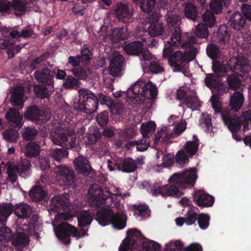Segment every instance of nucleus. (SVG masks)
I'll return each mask as SVG.
<instances>
[{"label": "nucleus", "instance_id": "obj_27", "mask_svg": "<svg viewBox=\"0 0 251 251\" xmlns=\"http://www.w3.org/2000/svg\"><path fill=\"white\" fill-rule=\"evenodd\" d=\"M170 126H174V132L176 134L182 133L186 129V122L184 120H179L177 116L171 115L168 119Z\"/></svg>", "mask_w": 251, "mask_h": 251}, {"label": "nucleus", "instance_id": "obj_32", "mask_svg": "<svg viewBox=\"0 0 251 251\" xmlns=\"http://www.w3.org/2000/svg\"><path fill=\"white\" fill-rule=\"evenodd\" d=\"M77 216L79 226L83 227L91 223L94 216V212L90 210L82 211L79 212Z\"/></svg>", "mask_w": 251, "mask_h": 251}, {"label": "nucleus", "instance_id": "obj_62", "mask_svg": "<svg viewBox=\"0 0 251 251\" xmlns=\"http://www.w3.org/2000/svg\"><path fill=\"white\" fill-rule=\"evenodd\" d=\"M110 109L113 115H121L123 112L124 105L120 102L114 103L113 102L111 105L110 106Z\"/></svg>", "mask_w": 251, "mask_h": 251}, {"label": "nucleus", "instance_id": "obj_55", "mask_svg": "<svg viewBox=\"0 0 251 251\" xmlns=\"http://www.w3.org/2000/svg\"><path fill=\"white\" fill-rule=\"evenodd\" d=\"M185 15L187 18L192 21H196L197 18V12L196 6L192 4H187L185 8Z\"/></svg>", "mask_w": 251, "mask_h": 251}, {"label": "nucleus", "instance_id": "obj_48", "mask_svg": "<svg viewBox=\"0 0 251 251\" xmlns=\"http://www.w3.org/2000/svg\"><path fill=\"white\" fill-rule=\"evenodd\" d=\"M189 156L188 154H186L184 150L179 151L176 156V163L178 166L182 168L189 162Z\"/></svg>", "mask_w": 251, "mask_h": 251}, {"label": "nucleus", "instance_id": "obj_63", "mask_svg": "<svg viewBox=\"0 0 251 251\" xmlns=\"http://www.w3.org/2000/svg\"><path fill=\"white\" fill-rule=\"evenodd\" d=\"M135 214L137 216L142 217H147L150 216L149 211L148 209V206L146 205L138 206L135 209Z\"/></svg>", "mask_w": 251, "mask_h": 251}, {"label": "nucleus", "instance_id": "obj_6", "mask_svg": "<svg viewBox=\"0 0 251 251\" xmlns=\"http://www.w3.org/2000/svg\"><path fill=\"white\" fill-rule=\"evenodd\" d=\"M156 0H145L140 3V8L149 16V22L151 25L148 28L149 34L151 37L160 36L162 39H165L169 34L168 29H165L163 25L157 22L161 15L160 13L152 11Z\"/></svg>", "mask_w": 251, "mask_h": 251}, {"label": "nucleus", "instance_id": "obj_13", "mask_svg": "<svg viewBox=\"0 0 251 251\" xmlns=\"http://www.w3.org/2000/svg\"><path fill=\"white\" fill-rule=\"evenodd\" d=\"M30 162L23 159L17 163L9 162L6 166L7 173L11 182L14 183L17 179V174L22 177H25L29 174Z\"/></svg>", "mask_w": 251, "mask_h": 251}, {"label": "nucleus", "instance_id": "obj_60", "mask_svg": "<svg viewBox=\"0 0 251 251\" xmlns=\"http://www.w3.org/2000/svg\"><path fill=\"white\" fill-rule=\"evenodd\" d=\"M68 152L63 149H55L52 152V157L57 161H60L62 158L67 157Z\"/></svg>", "mask_w": 251, "mask_h": 251}, {"label": "nucleus", "instance_id": "obj_52", "mask_svg": "<svg viewBox=\"0 0 251 251\" xmlns=\"http://www.w3.org/2000/svg\"><path fill=\"white\" fill-rule=\"evenodd\" d=\"M202 21L206 25L205 26L212 27L216 24L215 17L213 13L207 10L202 15Z\"/></svg>", "mask_w": 251, "mask_h": 251}, {"label": "nucleus", "instance_id": "obj_25", "mask_svg": "<svg viewBox=\"0 0 251 251\" xmlns=\"http://www.w3.org/2000/svg\"><path fill=\"white\" fill-rule=\"evenodd\" d=\"M35 79L44 85L53 87V77L48 69L37 71L34 73Z\"/></svg>", "mask_w": 251, "mask_h": 251}, {"label": "nucleus", "instance_id": "obj_36", "mask_svg": "<svg viewBox=\"0 0 251 251\" xmlns=\"http://www.w3.org/2000/svg\"><path fill=\"white\" fill-rule=\"evenodd\" d=\"M105 158L107 162V168L109 171H113L116 170L120 171V169H121V165L122 160L119 158L115 155L113 156L106 155Z\"/></svg>", "mask_w": 251, "mask_h": 251}, {"label": "nucleus", "instance_id": "obj_7", "mask_svg": "<svg viewBox=\"0 0 251 251\" xmlns=\"http://www.w3.org/2000/svg\"><path fill=\"white\" fill-rule=\"evenodd\" d=\"M189 44L183 43L182 46L185 49V53L182 51H176L171 56L168 60L170 66L174 67L175 71H181L187 63L194 59L197 52V49L191 44L195 43V37L192 36L188 38Z\"/></svg>", "mask_w": 251, "mask_h": 251}, {"label": "nucleus", "instance_id": "obj_40", "mask_svg": "<svg viewBox=\"0 0 251 251\" xmlns=\"http://www.w3.org/2000/svg\"><path fill=\"white\" fill-rule=\"evenodd\" d=\"M185 103L188 107L192 110H197L201 105L200 101L196 96L195 92H192L190 96L189 95L186 97Z\"/></svg>", "mask_w": 251, "mask_h": 251}, {"label": "nucleus", "instance_id": "obj_50", "mask_svg": "<svg viewBox=\"0 0 251 251\" xmlns=\"http://www.w3.org/2000/svg\"><path fill=\"white\" fill-rule=\"evenodd\" d=\"M183 244L179 240H171L165 245V251H182Z\"/></svg>", "mask_w": 251, "mask_h": 251}, {"label": "nucleus", "instance_id": "obj_38", "mask_svg": "<svg viewBox=\"0 0 251 251\" xmlns=\"http://www.w3.org/2000/svg\"><path fill=\"white\" fill-rule=\"evenodd\" d=\"M29 196L32 199L39 201L46 197L47 193L42 186L37 185L30 190Z\"/></svg>", "mask_w": 251, "mask_h": 251}, {"label": "nucleus", "instance_id": "obj_43", "mask_svg": "<svg viewBox=\"0 0 251 251\" xmlns=\"http://www.w3.org/2000/svg\"><path fill=\"white\" fill-rule=\"evenodd\" d=\"M100 132L94 127L90 129V133L84 138L86 144H93L95 143L100 137Z\"/></svg>", "mask_w": 251, "mask_h": 251}, {"label": "nucleus", "instance_id": "obj_16", "mask_svg": "<svg viewBox=\"0 0 251 251\" xmlns=\"http://www.w3.org/2000/svg\"><path fill=\"white\" fill-rule=\"evenodd\" d=\"M141 64L143 71L147 73L150 71L154 74L160 73L163 68L157 62L151 61L152 55L149 50H144L140 54Z\"/></svg>", "mask_w": 251, "mask_h": 251}, {"label": "nucleus", "instance_id": "obj_4", "mask_svg": "<svg viewBox=\"0 0 251 251\" xmlns=\"http://www.w3.org/2000/svg\"><path fill=\"white\" fill-rule=\"evenodd\" d=\"M213 70L214 73L207 75L205 82L213 94L211 98L212 105L215 112L218 113L221 111L222 104L217 95H223L228 92V88L219 81L218 76H224L228 69L219 61H214L213 63Z\"/></svg>", "mask_w": 251, "mask_h": 251}, {"label": "nucleus", "instance_id": "obj_24", "mask_svg": "<svg viewBox=\"0 0 251 251\" xmlns=\"http://www.w3.org/2000/svg\"><path fill=\"white\" fill-rule=\"evenodd\" d=\"M194 200L200 206H211L214 202V198L212 196L201 190H198L195 192Z\"/></svg>", "mask_w": 251, "mask_h": 251}, {"label": "nucleus", "instance_id": "obj_31", "mask_svg": "<svg viewBox=\"0 0 251 251\" xmlns=\"http://www.w3.org/2000/svg\"><path fill=\"white\" fill-rule=\"evenodd\" d=\"M14 212L16 216L20 218L28 217L32 212L31 207L25 203H19L15 206Z\"/></svg>", "mask_w": 251, "mask_h": 251}, {"label": "nucleus", "instance_id": "obj_20", "mask_svg": "<svg viewBox=\"0 0 251 251\" xmlns=\"http://www.w3.org/2000/svg\"><path fill=\"white\" fill-rule=\"evenodd\" d=\"M25 116L31 121L38 122H46L50 118L49 113L40 111L35 106L29 107L25 113Z\"/></svg>", "mask_w": 251, "mask_h": 251}, {"label": "nucleus", "instance_id": "obj_41", "mask_svg": "<svg viewBox=\"0 0 251 251\" xmlns=\"http://www.w3.org/2000/svg\"><path fill=\"white\" fill-rule=\"evenodd\" d=\"M121 168V169H120V171L126 173H131L136 170L137 165L133 159L126 158L122 161Z\"/></svg>", "mask_w": 251, "mask_h": 251}, {"label": "nucleus", "instance_id": "obj_23", "mask_svg": "<svg viewBox=\"0 0 251 251\" xmlns=\"http://www.w3.org/2000/svg\"><path fill=\"white\" fill-rule=\"evenodd\" d=\"M23 115L18 110L13 108L10 109L5 114L7 123L13 127H21L23 125Z\"/></svg>", "mask_w": 251, "mask_h": 251}, {"label": "nucleus", "instance_id": "obj_59", "mask_svg": "<svg viewBox=\"0 0 251 251\" xmlns=\"http://www.w3.org/2000/svg\"><path fill=\"white\" fill-rule=\"evenodd\" d=\"M209 217L204 214H201L198 218V223L199 227L202 229H205L209 226Z\"/></svg>", "mask_w": 251, "mask_h": 251}, {"label": "nucleus", "instance_id": "obj_3", "mask_svg": "<svg viewBox=\"0 0 251 251\" xmlns=\"http://www.w3.org/2000/svg\"><path fill=\"white\" fill-rule=\"evenodd\" d=\"M197 178V170L192 168L171 176L168 180L169 187L162 185L161 182H156L151 187V191L154 195L179 197L183 194V189L194 186Z\"/></svg>", "mask_w": 251, "mask_h": 251}, {"label": "nucleus", "instance_id": "obj_1", "mask_svg": "<svg viewBox=\"0 0 251 251\" xmlns=\"http://www.w3.org/2000/svg\"><path fill=\"white\" fill-rule=\"evenodd\" d=\"M121 196L119 189L111 185L102 190L100 186L94 184L91 185L88 193V202L92 206L100 208L96 215V219L102 226L111 224L118 229H123L126 225V218L124 213L114 212L109 208L112 204L119 211L123 206L120 203L119 196Z\"/></svg>", "mask_w": 251, "mask_h": 251}, {"label": "nucleus", "instance_id": "obj_19", "mask_svg": "<svg viewBox=\"0 0 251 251\" xmlns=\"http://www.w3.org/2000/svg\"><path fill=\"white\" fill-rule=\"evenodd\" d=\"M229 67L234 70L237 73H248L250 70L248 65V60L245 57L239 56L237 57H232L228 63Z\"/></svg>", "mask_w": 251, "mask_h": 251}, {"label": "nucleus", "instance_id": "obj_22", "mask_svg": "<svg viewBox=\"0 0 251 251\" xmlns=\"http://www.w3.org/2000/svg\"><path fill=\"white\" fill-rule=\"evenodd\" d=\"M123 62V56L118 52H115L108 68L109 74L114 76H118L122 70Z\"/></svg>", "mask_w": 251, "mask_h": 251}, {"label": "nucleus", "instance_id": "obj_44", "mask_svg": "<svg viewBox=\"0 0 251 251\" xmlns=\"http://www.w3.org/2000/svg\"><path fill=\"white\" fill-rule=\"evenodd\" d=\"M160 245L154 241L146 239L143 242L142 251H160Z\"/></svg>", "mask_w": 251, "mask_h": 251}, {"label": "nucleus", "instance_id": "obj_21", "mask_svg": "<svg viewBox=\"0 0 251 251\" xmlns=\"http://www.w3.org/2000/svg\"><path fill=\"white\" fill-rule=\"evenodd\" d=\"M114 14L119 21L126 23L132 16V13L128 6L125 3H118L114 8Z\"/></svg>", "mask_w": 251, "mask_h": 251}, {"label": "nucleus", "instance_id": "obj_64", "mask_svg": "<svg viewBox=\"0 0 251 251\" xmlns=\"http://www.w3.org/2000/svg\"><path fill=\"white\" fill-rule=\"evenodd\" d=\"M238 45L241 46L243 48H249L251 46V36L249 34H247L241 40L239 41Z\"/></svg>", "mask_w": 251, "mask_h": 251}, {"label": "nucleus", "instance_id": "obj_53", "mask_svg": "<svg viewBox=\"0 0 251 251\" xmlns=\"http://www.w3.org/2000/svg\"><path fill=\"white\" fill-rule=\"evenodd\" d=\"M3 138L10 142H16L19 138L18 132L12 128L6 130L3 133Z\"/></svg>", "mask_w": 251, "mask_h": 251}, {"label": "nucleus", "instance_id": "obj_14", "mask_svg": "<svg viewBox=\"0 0 251 251\" xmlns=\"http://www.w3.org/2000/svg\"><path fill=\"white\" fill-rule=\"evenodd\" d=\"M13 207L10 203L0 205V241L5 242L11 240L12 234L10 229L3 223L11 214Z\"/></svg>", "mask_w": 251, "mask_h": 251}, {"label": "nucleus", "instance_id": "obj_33", "mask_svg": "<svg viewBox=\"0 0 251 251\" xmlns=\"http://www.w3.org/2000/svg\"><path fill=\"white\" fill-rule=\"evenodd\" d=\"M142 48L143 44L141 42H134L126 45L124 47V50L127 54L138 55L140 57V54L142 51L148 50Z\"/></svg>", "mask_w": 251, "mask_h": 251}, {"label": "nucleus", "instance_id": "obj_49", "mask_svg": "<svg viewBox=\"0 0 251 251\" xmlns=\"http://www.w3.org/2000/svg\"><path fill=\"white\" fill-rule=\"evenodd\" d=\"M198 210L195 207H191L188 210L185 223L188 226L193 225L196 221Z\"/></svg>", "mask_w": 251, "mask_h": 251}, {"label": "nucleus", "instance_id": "obj_29", "mask_svg": "<svg viewBox=\"0 0 251 251\" xmlns=\"http://www.w3.org/2000/svg\"><path fill=\"white\" fill-rule=\"evenodd\" d=\"M229 22L234 29L239 30L244 28L246 23V18L240 13L235 12L231 15Z\"/></svg>", "mask_w": 251, "mask_h": 251}, {"label": "nucleus", "instance_id": "obj_57", "mask_svg": "<svg viewBox=\"0 0 251 251\" xmlns=\"http://www.w3.org/2000/svg\"><path fill=\"white\" fill-rule=\"evenodd\" d=\"M227 82L229 87L234 90L238 89L241 85L240 80L236 74L227 76Z\"/></svg>", "mask_w": 251, "mask_h": 251}, {"label": "nucleus", "instance_id": "obj_8", "mask_svg": "<svg viewBox=\"0 0 251 251\" xmlns=\"http://www.w3.org/2000/svg\"><path fill=\"white\" fill-rule=\"evenodd\" d=\"M180 18L176 12L169 11L167 13V21L168 26L171 30L170 40L167 44L165 45L163 51V56L167 57L172 51L170 46H177L181 42V33L179 28L176 25L180 21Z\"/></svg>", "mask_w": 251, "mask_h": 251}, {"label": "nucleus", "instance_id": "obj_18", "mask_svg": "<svg viewBox=\"0 0 251 251\" xmlns=\"http://www.w3.org/2000/svg\"><path fill=\"white\" fill-rule=\"evenodd\" d=\"M126 238L119 248V251H131L135 245L136 238L141 235L140 231L136 229H131L126 232Z\"/></svg>", "mask_w": 251, "mask_h": 251}, {"label": "nucleus", "instance_id": "obj_51", "mask_svg": "<svg viewBox=\"0 0 251 251\" xmlns=\"http://www.w3.org/2000/svg\"><path fill=\"white\" fill-rule=\"evenodd\" d=\"M53 87L48 86L45 87L43 86L35 85L34 88L36 96L40 98L43 99L48 98L50 95L49 89H51ZM51 90H50L51 91Z\"/></svg>", "mask_w": 251, "mask_h": 251}, {"label": "nucleus", "instance_id": "obj_39", "mask_svg": "<svg viewBox=\"0 0 251 251\" xmlns=\"http://www.w3.org/2000/svg\"><path fill=\"white\" fill-rule=\"evenodd\" d=\"M164 135V137H163L162 140L164 142L168 141L172 137V134L170 133V131L168 130L167 127L164 126H162L155 135L154 138V144H156L161 137Z\"/></svg>", "mask_w": 251, "mask_h": 251}, {"label": "nucleus", "instance_id": "obj_54", "mask_svg": "<svg viewBox=\"0 0 251 251\" xmlns=\"http://www.w3.org/2000/svg\"><path fill=\"white\" fill-rule=\"evenodd\" d=\"M242 118L244 129L248 130L251 128V108H248L242 113Z\"/></svg>", "mask_w": 251, "mask_h": 251}, {"label": "nucleus", "instance_id": "obj_34", "mask_svg": "<svg viewBox=\"0 0 251 251\" xmlns=\"http://www.w3.org/2000/svg\"><path fill=\"white\" fill-rule=\"evenodd\" d=\"M199 142L198 137L196 135L193 136L192 141H188L184 147V151L190 156L194 155L198 150Z\"/></svg>", "mask_w": 251, "mask_h": 251}, {"label": "nucleus", "instance_id": "obj_17", "mask_svg": "<svg viewBox=\"0 0 251 251\" xmlns=\"http://www.w3.org/2000/svg\"><path fill=\"white\" fill-rule=\"evenodd\" d=\"M221 116L225 124L232 133L233 138L237 141H240L241 138L236 134V132L240 130L241 127L239 118L236 116L231 117L228 113H224L223 112H221Z\"/></svg>", "mask_w": 251, "mask_h": 251}, {"label": "nucleus", "instance_id": "obj_30", "mask_svg": "<svg viewBox=\"0 0 251 251\" xmlns=\"http://www.w3.org/2000/svg\"><path fill=\"white\" fill-rule=\"evenodd\" d=\"M245 99L243 95L240 92H235L229 100V106L231 109L237 111L243 105Z\"/></svg>", "mask_w": 251, "mask_h": 251}, {"label": "nucleus", "instance_id": "obj_15", "mask_svg": "<svg viewBox=\"0 0 251 251\" xmlns=\"http://www.w3.org/2000/svg\"><path fill=\"white\" fill-rule=\"evenodd\" d=\"M53 176L59 185H69L74 181V171L65 165L58 166L54 169Z\"/></svg>", "mask_w": 251, "mask_h": 251}, {"label": "nucleus", "instance_id": "obj_9", "mask_svg": "<svg viewBox=\"0 0 251 251\" xmlns=\"http://www.w3.org/2000/svg\"><path fill=\"white\" fill-rule=\"evenodd\" d=\"M40 225V219L33 217L28 225H23L19 227L17 233L12 240L13 245L20 250L28 245L29 239L27 235H32L35 233Z\"/></svg>", "mask_w": 251, "mask_h": 251}, {"label": "nucleus", "instance_id": "obj_56", "mask_svg": "<svg viewBox=\"0 0 251 251\" xmlns=\"http://www.w3.org/2000/svg\"><path fill=\"white\" fill-rule=\"evenodd\" d=\"M229 38L230 35L226 31V27L221 26L219 32V42L225 46L229 42Z\"/></svg>", "mask_w": 251, "mask_h": 251}, {"label": "nucleus", "instance_id": "obj_5", "mask_svg": "<svg viewBox=\"0 0 251 251\" xmlns=\"http://www.w3.org/2000/svg\"><path fill=\"white\" fill-rule=\"evenodd\" d=\"M158 93L157 88L151 82L136 81L126 92L127 101L130 104H140L145 98L154 99Z\"/></svg>", "mask_w": 251, "mask_h": 251}, {"label": "nucleus", "instance_id": "obj_45", "mask_svg": "<svg viewBox=\"0 0 251 251\" xmlns=\"http://www.w3.org/2000/svg\"><path fill=\"white\" fill-rule=\"evenodd\" d=\"M200 125L203 129L206 132H211L212 130V126L211 120L210 116L207 114H202Z\"/></svg>", "mask_w": 251, "mask_h": 251}, {"label": "nucleus", "instance_id": "obj_42", "mask_svg": "<svg viewBox=\"0 0 251 251\" xmlns=\"http://www.w3.org/2000/svg\"><path fill=\"white\" fill-rule=\"evenodd\" d=\"M23 138L27 140H32L35 139L37 134V130L32 126H27L24 128L21 131Z\"/></svg>", "mask_w": 251, "mask_h": 251}, {"label": "nucleus", "instance_id": "obj_28", "mask_svg": "<svg viewBox=\"0 0 251 251\" xmlns=\"http://www.w3.org/2000/svg\"><path fill=\"white\" fill-rule=\"evenodd\" d=\"M10 102L14 105L23 107L24 105V88L22 86H17L14 88L11 93Z\"/></svg>", "mask_w": 251, "mask_h": 251}, {"label": "nucleus", "instance_id": "obj_2", "mask_svg": "<svg viewBox=\"0 0 251 251\" xmlns=\"http://www.w3.org/2000/svg\"><path fill=\"white\" fill-rule=\"evenodd\" d=\"M69 197V195L67 194L55 196L50 201L49 209L50 215L51 212H57L52 225L57 237L66 245L70 243V235L78 239L86 235L84 231L81 234L80 231H78L75 227L64 222L75 216L74 214L67 210Z\"/></svg>", "mask_w": 251, "mask_h": 251}, {"label": "nucleus", "instance_id": "obj_12", "mask_svg": "<svg viewBox=\"0 0 251 251\" xmlns=\"http://www.w3.org/2000/svg\"><path fill=\"white\" fill-rule=\"evenodd\" d=\"M50 138L54 144L67 149L73 148L76 141V136L73 131L63 128L52 131Z\"/></svg>", "mask_w": 251, "mask_h": 251}, {"label": "nucleus", "instance_id": "obj_37", "mask_svg": "<svg viewBox=\"0 0 251 251\" xmlns=\"http://www.w3.org/2000/svg\"><path fill=\"white\" fill-rule=\"evenodd\" d=\"M40 151V147L35 142H30L25 147V154L27 157H35Z\"/></svg>", "mask_w": 251, "mask_h": 251}, {"label": "nucleus", "instance_id": "obj_26", "mask_svg": "<svg viewBox=\"0 0 251 251\" xmlns=\"http://www.w3.org/2000/svg\"><path fill=\"white\" fill-rule=\"evenodd\" d=\"M74 163L75 168L78 173L82 174L85 176H87L89 174L91 170V166L88 160L85 157L82 156H78L74 160Z\"/></svg>", "mask_w": 251, "mask_h": 251}, {"label": "nucleus", "instance_id": "obj_47", "mask_svg": "<svg viewBox=\"0 0 251 251\" xmlns=\"http://www.w3.org/2000/svg\"><path fill=\"white\" fill-rule=\"evenodd\" d=\"M34 1H35V0H28V1L25 4L23 1L15 0L13 1L12 4H11V7H12L15 11L21 12H25L27 9V7H30L28 1L33 2Z\"/></svg>", "mask_w": 251, "mask_h": 251}, {"label": "nucleus", "instance_id": "obj_11", "mask_svg": "<svg viewBox=\"0 0 251 251\" xmlns=\"http://www.w3.org/2000/svg\"><path fill=\"white\" fill-rule=\"evenodd\" d=\"M127 36L126 28H115L110 24L102 26L96 35L97 41L100 44L105 42L117 43L125 39Z\"/></svg>", "mask_w": 251, "mask_h": 251}, {"label": "nucleus", "instance_id": "obj_46", "mask_svg": "<svg viewBox=\"0 0 251 251\" xmlns=\"http://www.w3.org/2000/svg\"><path fill=\"white\" fill-rule=\"evenodd\" d=\"M150 140L149 137H143L142 139L136 142H132L130 143L131 146H136L137 150L143 151L146 150L150 146Z\"/></svg>", "mask_w": 251, "mask_h": 251}, {"label": "nucleus", "instance_id": "obj_35", "mask_svg": "<svg viewBox=\"0 0 251 251\" xmlns=\"http://www.w3.org/2000/svg\"><path fill=\"white\" fill-rule=\"evenodd\" d=\"M155 123L153 121L143 123L141 126L140 130L143 137H149L155 129Z\"/></svg>", "mask_w": 251, "mask_h": 251}, {"label": "nucleus", "instance_id": "obj_58", "mask_svg": "<svg viewBox=\"0 0 251 251\" xmlns=\"http://www.w3.org/2000/svg\"><path fill=\"white\" fill-rule=\"evenodd\" d=\"M80 85L79 81L72 76H68L63 84V86L64 88L68 89L76 88L78 87Z\"/></svg>", "mask_w": 251, "mask_h": 251}, {"label": "nucleus", "instance_id": "obj_10", "mask_svg": "<svg viewBox=\"0 0 251 251\" xmlns=\"http://www.w3.org/2000/svg\"><path fill=\"white\" fill-rule=\"evenodd\" d=\"M78 99L75 102V108L86 114L97 111L98 107L97 97L88 89L81 88L78 90Z\"/></svg>", "mask_w": 251, "mask_h": 251}, {"label": "nucleus", "instance_id": "obj_61", "mask_svg": "<svg viewBox=\"0 0 251 251\" xmlns=\"http://www.w3.org/2000/svg\"><path fill=\"white\" fill-rule=\"evenodd\" d=\"M208 31L207 26L202 24H199L195 30V34L200 38H206L207 37Z\"/></svg>", "mask_w": 251, "mask_h": 251}]
</instances>
